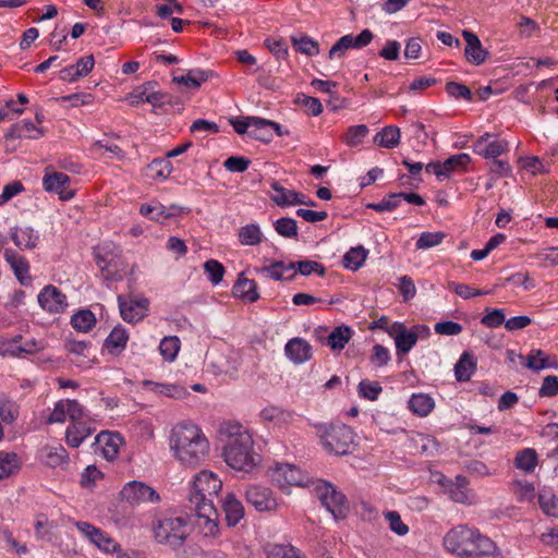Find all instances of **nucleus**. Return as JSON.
Here are the masks:
<instances>
[{
  "label": "nucleus",
  "mask_w": 558,
  "mask_h": 558,
  "mask_svg": "<svg viewBox=\"0 0 558 558\" xmlns=\"http://www.w3.org/2000/svg\"><path fill=\"white\" fill-rule=\"evenodd\" d=\"M221 488V480L207 470L196 474L192 483L190 502L194 506L196 524L206 537H215L219 533L218 512L213 499Z\"/></svg>",
  "instance_id": "f257e3e1"
},
{
  "label": "nucleus",
  "mask_w": 558,
  "mask_h": 558,
  "mask_svg": "<svg viewBox=\"0 0 558 558\" xmlns=\"http://www.w3.org/2000/svg\"><path fill=\"white\" fill-rule=\"evenodd\" d=\"M173 457L185 466H197L209 452V441L203 430L191 422L175 424L169 435Z\"/></svg>",
  "instance_id": "f03ea898"
},
{
  "label": "nucleus",
  "mask_w": 558,
  "mask_h": 558,
  "mask_svg": "<svg viewBox=\"0 0 558 558\" xmlns=\"http://www.w3.org/2000/svg\"><path fill=\"white\" fill-rule=\"evenodd\" d=\"M220 434L227 437L223 447L226 463L235 471L252 472L258 464V454L253 450L251 434L241 424L231 422L221 425Z\"/></svg>",
  "instance_id": "7ed1b4c3"
},
{
  "label": "nucleus",
  "mask_w": 558,
  "mask_h": 558,
  "mask_svg": "<svg viewBox=\"0 0 558 558\" xmlns=\"http://www.w3.org/2000/svg\"><path fill=\"white\" fill-rule=\"evenodd\" d=\"M317 428L320 441L328 452L344 456L351 451L354 434L348 425H319Z\"/></svg>",
  "instance_id": "20e7f679"
},
{
  "label": "nucleus",
  "mask_w": 558,
  "mask_h": 558,
  "mask_svg": "<svg viewBox=\"0 0 558 558\" xmlns=\"http://www.w3.org/2000/svg\"><path fill=\"white\" fill-rule=\"evenodd\" d=\"M154 535L159 544L180 548L189 535L187 520L181 517L161 519L154 525Z\"/></svg>",
  "instance_id": "39448f33"
},
{
  "label": "nucleus",
  "mask_w": 558,
  "mask_h": 558,
  "mask_svg": "<svg viewBox=\"0 0 558 558\" xmlns=\"http://www.w3.org/2000/svg\"><path fill=\"white\" fill-rule=\"evenodd\" d=\"M478 532V530L459 525L445 535L444 545L447 550L464 558L470 553Z\"/></svg>",
  "instance_id": "423d86ee"
},
{
  "label": "nucleus",
  "mask_w": 558,
  "mask_h": 558,
  "mask_svg": "<svg viewBox=\"0 0 558 558\" xmlns=\"http://www.w3.org/2000/svg\"><path fill=\"white\" fill-rule=\"evenodd\" d=\"M316 490L322 505L333 515L335 519H342L345 517L348 506L344 495L328 483L317 485Z\"/></svg>",
  "instance_id": "0eeeda50"
},
{
  "label": "nucleus",
  "mask_w": 558,
  "mask_h": 558,
  "mask_svg": "<svg viewBox=\"0 0 558 558\" xmlns=\"http://www.w3.org/2000/svg\"><path fill=\"white\" fill-rule=\"evenodd\" d=\"M121 498L131 506H140L145 502H158L160 497L150 486L140 481L126 483L120 492Z\"/></svg>",
  "instance_id": "6e6552de"
},
{
  "label": "nucleus",
  "mask_w": 558,
  "mask_h": 558,
  "mask_svg": "<svg viewBox=\"0 0 558 558\" xmlns=\"http://www.w3.org/2000/svg\"><path fill=\"white\" fill-rule=\"evenodd\" d=\"M374 38V34L369 29H363L357 36L351 34L340 37L330 48L329 59L342 58L345 52L353 49H362L369 45Z\"/></svg>",
  "instance_id": "1a4fd4ad"
},
{
  "label": "nucleus",
  "mask_w": 558,
  "mask_h": 558,
  "mask_svg": "<svg viewBox=\"0 0 558 558\" xmlns=\"http://www.w3.org/2000/svg\"><path fill=\"white\" fill-rule=\"evenodd\" d=\"M120 314L123 320L128 323H137L142 320L148 313L149 301L147 298H133L125 299L122 295L118 296Z\"/></svg>",
  "instance_id": "9d476101"
},
{
  "label": "nucleus",
  "mask_w": 558,
  "mask_h": 558,
  "mask_svg": "<svg viewBox=\"0 0 558 558\" xmlns=\"http://www.w3.org/2000/svg\"><path fill=\"white\" fill-rule=\"evenodd\" d=\"M40 307L51 314L63 313L68 307V300L57 287L46 286L37 296Z\"/></svg>",
  "instance_id": "9b49d317"
},
{
  "label": "nucleus",
  "mask_w": 558,
  "mask_h": 558,
  "mask_svg": "<svg viewBox=\"0 0 558 558\" xmlns=\"http://www.w3.org/2000/svg\"><path fill=\"white\" fill-rule=\"evenodd\" d=\"M272 481L279 486H306L308 484V476L301 469L293 464L277 465L272 471Z\"/></svg>",
  "instance_id": "f8f14e48"
},
{
  "label": "nucleus",
  "mask_w": 558,
  "mask_h": 558,
  "mask_svg": "<svg viewBox=\"0 0 558 558\" xmlns=\"http://www.w3.org/2000/svg\"><path fill=\"white\" fill-rule=\"evenodd\" d=\"M492 133H485L473 144V151L486 159H495L508 150L509 143L505 140H494Z\"/></svg>",
  "instance_id": "ddd939ff"
},
{
  "label": "nucleus",
  "mask_w": 558,
  "mask_h": 558,
  "mask_svg": "<svg viewBox=\"0 0 558 558\" xmlns=\"http://www.w3.org/2000/svg\"><path fill=\"white\" fill-rule=\"evenodd\" d=\"M395 339L397 354L403 356L408 354L418 340V335L413 329H408L402 323H395L389 331Z\"/></svg>",
  "instance_id": "4468645a"
},
{
  "label": "nucleus",
  "mask_w": 558,
  "mask_h": 558,
  "mask_svg": "<svg viewBox=\"0 0 558 558\" xmlns=\"http://www.w3.org/2000/svg\"><path fill=\"white\" fill-rule=\"evenodd\" d=\"M77 530L82 532L99 549L111 553L116 551L119 545L106 533L88 522L78 521L75 523Z\"/></svg>",
  "instance_id": "2eb2a0df"
},
{
  "label": "nucleus",
  "mask_w": 558,
  "mask_h": 558,
  "mask_svg": "<svg viewBox=\"0 0 558 558\" xmlns=\"http://www.w3.org/2000/svg\"><path fill=\"white\" fill-rule=\"evenodd\" d=\"M246 501L257 511H271L277 508V500L269 488L262 486H250L246 489Z\"/></svg>",
  "instance_id": "dca6fc26"
},
{
  "label": "nucleus",
  "mask_w": 558,
  "mask_h": 558,
  "mask_svg": "<svg viewBox=\"0 0 558 558\" xmlns=\"http://www.w3.org/2000/svg\"><path fill=\"white\" fill-rule=\"evenodd\" d=\"M70 178L63 172L46 173L43 179L44 189L47 192L57 193L62 201H69L74 196V191L69 189Z\"/></svg>",
  "instance_id": "f3484780"
},
{
  "label": "nucleus",
  "mask_w": 558,
  "mask_h": 558,
  "mask_svg": "<svg viewBox=\"0 0 558 558\" xmlns=\"http://www.w3.org/2000/svg\"><path fill=\"white\" fill-rule=\"evenodd\" d=\"M464 558H505L497 544L478 532L470 553Z\"/></svg>",
  "instance_id": "a211bd4d"
},
{
  "label": "nucleus",
  "mask_w": 558,
  "mask_h": 558,
  "mask_svg": "<svg viewBox=\"0 0 558 558\" xmlns=\"http://www.w3.org/2000/svg\"><path fill=\"white\" fill-rule=\"evenodd\" d=\"M123 442L118 433L101 432L95 438L96 450L99 449L105 459L112 461L117 458L119 449Z\"/></svg>",
  "instance_id": "6ab92c4d"
},
{
  "label": "nucleus",
  "mask_w": 558,
  "mask_h": 558,
  "mask_svg": "<svg viewBox=\"0 0 558 558\" xmlns=\"http://www.w3.org/2000/svg\"><path fill=\"white\" fill-rule=\"evenodd\" d=\"M40 460L49 468L65 469L70 463V456L62 445H46L40 451Z\"/></svg>",
  "instance_id": "aec40b11"
},
{
  "label": "nucleus",
  "mask_w": 558,
  "mask_h": 558,
  "mask_svg": "<svg viewBox=\"0 0 558 558\" xmlns=\"http://www.w3.org/2000/svg\"><path fill=\"white\" fill-rule=\"evenodd\" d=\"M468 485L469 482L465 476L457 475L446 494L454 502L473 505L476 501V495Z\"/></svg>",
  "instance_id": "412c9836"
},
{
  "label": "nucleus",
  "mask_w": 558,
  "mask_h": 558,
  "mask_svg": "<svg viewBox=\"0 0 558 558\" xmlns=\"http://www.w3.org/2000/svg\"><path fill=\"white\" fill-rule=\"evenodd\" d=\"M118 250L111 243H104L96 248V264L107 280L114 278V271L111 269V262L118 258Z\"/></svg>",
  "instance_id": "4be33fe9"
},
{
  "label": "nucleus",
  "mask_w": 558,
  "mask_h": 558,
  "mask_svg": "<svg viewBox=\"0 0 558 558\" xmlns=\"http://www.w3.org/2000/svg\"><path fill=\"white\" fill-rule=\"evenodd\" d=\"M287 357L294 364H302L312 357V347L303 338H293L284 347Z\"/></svg>",
  "instance_id": "5701e85b"
},
{
  "label": "nucleus",
  "mask_w": 558,
  "mask_h": 558,
  "mask_svg": "<svg viewBox=\"0 0 558 558\" xmlns=\"http://www.w3.org/2000/svg\"><path fill=\"white\" fill-rule=\"evenodd\" d=\"M95 430L86 421L74 422L66 427L65 442L71 448H78Z\"/></svg>",
  "instance_id": "b1692460"
},
{
  "label": "nucleus",
  "mask_w": 558,
  "mask_h": 558,
  "mask_svg": "<svg viewBox=\"0 0 558 558\" xmlns=\"http://www.w3.org/2000/svg\"><path fill=\"white\" fill-rule=\"evenodd\" d=\"M462 36L466 43L464 50L466 60L475 65L482 64L486 59L487 51L482 48L478 37L470 31H463Z\"/></svg>",
  "instance_id": "393cba45"
},
{
  "label": "nucleus",
  "mask_w": 558,
  "mask_h": 558,
  "mask_svg": "<svg viewBox=\"0 0 558 558\" xmlns=\"http://www.w3.org/2000/svg\"><path fill=\"white\" fill-rule=\"evenodd\" d=\"M259 417L265 423H271L277 427H284L293 421L294 414L279 407L268 405L260 411Z\"/></svg>",
  "instance_id": "a878e982"
},
{
  "label": "nucleus",
  "mask_w": 558,
  "mask_h": 558,
  "mask_svg": "<svg viewBox=\"0 0 558 558\" xmlns=\"http://www.w3.org/2000/svg\"><path fill=\"white\" fill-rule=\"evenodd\" d=\"M232 292L236 298L248 303L256 302L259 299L256 282L246 278L243 272L239 275Z\"/></svg>",
  "instance_id": "bb28decb"
},
{
  "label": "nucleus",
  "mask_w": 558,
  "mask_h": 558,
  "mask_svg": "<svg viewBox=\"0 0 558 558\" xmlns=\"http://www.w3.org/2000/svg\"><path fill=\"white\" fill-rule=\"evenodd\" d=\"M222 509L229 526H235L244 518V507L234 494H227L222 500Z\"/></svg>",
  "instance_id": "cd10ccee"
},
{
  "label": "nucleus",
  "mask_w": 558,
  "mask_h": 558,
  "mask_svg": "<svg viewBox=\"0 0 558 558\" xmlns=\"http://www.w3.org/2000/svg\"><path fill=\"white\" fill-rule=\"evenodd\" d=\"M4 258L11 266L17 280L22 284H25L26 280L31 279L29 274H28L29 267H28V263L26 262V259L12 250H5Z\"/></svg>",
  "instance_id": "c85d7f7f"
},
{
  "label": "nucleus",
  "mask_w": 558,
  "mask_h": 558,
  "mask_svg": "<svg viewBox=\"0 0 558 558\" xmlns=\"http://www.w3.org/2000/svg\"><path fill=\"white\" fill-rule=\"evenodd\" d=\"M476 369V361L469 352H463L454 365V375L458 381H468Z\"/></svg>",
  "instance_id": "c756f323"
},
{
  "label": "nucleus",
  "mask_w": 558,
  "mask_h": 558,
  "mask_svg": "<svg viewBox=\"0 0 558 558\" xmlns=\"http://www.w3.org/2000/svg\"><path fill=\"white\" fill-rule=\"evenodd\" d=\"M291 44L294 49L307 57L317 56L320 51L319 44L314 38L305 34L292 35Z\"/></svg>",
  "instance_id": "7c9ffc66"
},
{
  "label": "nucleus",
  "mask_w": 558,
  "mask_h": 558,
  "mask_svg": "<svg viewBox=\"0 0 558 558\" xmlns=\"http://www.w3.org/2000/svg\"><path fill=\"white\" fill-rule=\"evenodd\" d=\"M128 340L129 335L126 330L118 326L111 330L110 335L105 340V347L111 354H119L125 349Z\"/></svg>",
  "instance_id": "2f4dec72"
},
{
  "label": "nucleus",
  "mask_w": 558,
  "mask_h": 558,
  "mask_svg": "<svg viewBox=\"0 0 558 558\" xmlns=\"http://www.w3.org/2000/svg\"><path fill=\"white\" fill-rule=\"evenodd\" d=\"M11 238L16 246L20 248H34L39 241V234L31 227L16 229Z\"/></svg>",
  "instance_id": "473e14b6"
},
{
  "label": "nucleus",
  "mask_w": 558,
  "mask_h": 558,
  "mask_svg": "<svg viewBox=\"0 0 558 558\" xmlns=\"http://www.w3.org/2000/svg\"><path fill=\"white\" fill-rule=\"evenodd\" d=\"M144 385L156 395L166 396L173 399H183L187 395L186 389L179 385L161 384L150 380H146Z\"/></svg>",
  "instance_id": "72a5a7b5"
},
{
  "label": "nucleus",
  "mask_w": 558,
  "mask_h": 558,
  "mask_svg": "<svg viewBox=\"0 0 558 558\" xmlns=\"http://www.w3.org/2000/svg\"><path fill=\"white\" fill-rule=\"evenodd\" d=\"M538 463V456L535 449L525 448L517 452L514 465L525 474L532 473Z\"/></svg>",
  "instance_id": "f704fd0d"
},
{
  "label": "nucleus",
  "mask_w": 558,
  "mask_h": 558,
  "mask_svg": "<svg viewBox=\"0 0 558 558\" xmlns=\"http://www.w3.org/2000/svg\"><path fill=\"white\" fill-rule=\"evenodd\" d=\"M401 137L400 129L397 126H386L374 136V143L380 147L395 148L399 145Z\"/></svg>",
  "instance_id": "c9c22d12"
},
{
  "label": "nucleus",
  "mask_w": 558,
  "mask_h": 558,
  "mask_svg": "<svg viewBox=\"0 0 558 558\" xmlns=\"http://www.w3.org/2000/svg\"><path fill=\"white\" fill-rule=\"evenodd\" d=\"M267 558H306L296 547L284 544H271L265 548Z\"/></svg>",
  "instance_id": "e433bc0d"
},
{
  "label": "nucleus",
  "mask_w": 558,
  "mask_h": 558,
  "mask_svg": "<svg viewBox=\"0 0 558 558\" xmlns=\"http://www.w3.org/2000/svg\"><path fill=\"white\" fill-rule=\"evenodd\" d=\"M434 407L433 398L426 393H414L409 400V409L418 416L428 415Z\"/></svg>",
  "instance_id": "4c0bfd02"
},
{
  "label": "nucleus",
  "mask_w": 558,
  "mask_h": 558,
  "mask_svg": "<svg viewBox=\"0 0 558 558\" xmlns=\"http://www.w3.org/2000/svg\"><path fill=\"white\" fill-rule=\"evenodd\" d=\"M238 238L242 245L255 246L262 243L263 232L257 223H248L239 229Z\"/></svg>",
  "instance_id": "58836bf2"
},
{
  "label": "nucleus",
  "mask_w": 558,
  "mask_h": 558,
  "mask_svg": "<svg viewBox=\"0 0 558 558\" xmlns=\"http://www.w3.org/2000/svg\"><path fill=\"white\" fill-rule=\"evenodd\" d=\"M287 270L296 271V275L300 274L302 276H310L312 274L325 275V267L314 260L291 262L287 265Z\"/></svg>",
  "instance_id": "ea45409f"
},
{
  "label": "nucleus",
  "mask_w": 558,
  "mask_h": 558,
  "mask_svg": "<svg viewBox=\"0 0 558 558\" xmlns=\"http://www.w3.org/2000/svg\"><path fill=\"white\" fill-rule=\"evenodd\" d=\"M95 324V314L89 310H80L71 317L72 327L80 332H88Z\"/></svg>",
  "instance_id": "a19ab883"
},
{
  "label": "nucleus",
  "mask_w": 558,
  "mask_h": 558,
  "mask_svg": "<svg viewBox=\"0 0 558 558\" xmlns=\"http://www.w3.org/2000/svg\"><path fill=\"white\" fill-rule=\"evenodd\" d=\"M352 337V330L348 326L336 327L327 338V344L332 350H342Z\"/></svg>",
  "instance_id": "79ce46f5"
},
{
  "label": "nucleus",
  "mask_w": 558,
  "mask_h": 558,
  "mask_svg": "<svg viewBox=\"0 0 558 558\" xmlns=\"http://www.w3.org/2000/svg\"><path fill=\"white\" fill-rule=\"evenodd\" d=\"M209 77L208 72L201 69L190 70L185 75L174 76L173 81L183 84L190 88L197 89L203 82H206Z\"/></svg>",
  "instance_id": "37998d69"
},
{
  "label": "nucleus",
  "mask_w": 558,
  "mask_h": 558,
  "mask_svg": "<svg viewBox=\"0 0 558 558\" xmlns=\"http://www.w3.org/2000/svg\"><path fill=\"white\" fill-rule=\"evenodd\" d=\"M20 470L19 457L14 452H0V480L9 477Z\"/></svg>",
  "instance_id": "c03bdc74"
},
{
  "label": "nucleus",
  "mask_w": 558,
  "mask_h": 558,
  "mask_svg": "<svg viewBox=\"0 0 558 558\" xmlns=\"http://www.w3.org/2000/svg\"><path fill=\"white\" fill-rule=\"evenodd\" d=\"M538 504L545 514L558 517V497L551 490L542 489L538 494Z\"/></svg>",
  "instance_id": "a18cd8bd"
},
{
  "label": "nucleus",
  "mask_w": 558,
  "mask_h": 558,
  "mask_svg": "<svg viewBox=\"0 0 558 558\" xmlns=\"http://www.w3.org/2000/svg\"><path fill=\"white\" fill-rule=\"evenodd\" d=\"M367 257V251L362 247L350 248L343 257L344 267L351 270H357L363 266Z\"/></svg>",
  "instance_id": "49530a36"
},
{
  "label": "nucleus",
  "mask_w": 558,
  "mask_h": 558,
  "mask_svg": "<svg viewBox=\"0 0 558 558\" xmlns=\"http://www.w3.org/2000/svg\"><path fill=\"white\" fill-rule=\"evenodd\" d=\"M19 416V405L4 395H0V418L5 424H12Z\"/></svg>",
  "instance_id": "de8ad7c7"
},
{
  "label": "nucleus",
  "mask_w": 558,
  "mask_h": 558,
  "mask_svg": "<svg viewBox=\"0 0 558 558\" xmlns=\"http://www.w3.org/2000/svg\"><path fill=\"white\" fill-rule=\"evenodd\" d=\"M287 265L283 262L277 260L271 263L269 266L262 268L259 271L262 274H266L269 278L274 280H288L291 281L295 278L296 271L291 272V275L286 276L284 271L287 270Z\"/></svg>",
  "instance_id": "09e8293b"
},
{
  "label": "nucleus",
  "mask_w": 558,
  "mask_h": 558,
  "mask_svg": "<svg viewBox=\"0 0 558 558\" xmlns=\"http://www.w3.org/2000/svg\"><path fill=\"white\" fill-rule=\"evenodd\" d=\"M270 187L274 191V193L269 195L270 199L279 207H289L293 190L283 187L276 180L270 182Z\"/></svg>",
  "instance_id": "8fccbe9b"
},
{
  "label": "nucleus",
  "mask_w": 558,
  "mask_h": 558,
  "mask_svg": "<svg viewBox=\"0 0 558 558\" xmlns=\"http://www.w3.org/2000/svg\"><path fill=\"white\" fill-rule=\"evenodd\" d=\"M180 350V339L175 336L165 337L159 344V352L166 361L172 362Z\"/></svg>",
  "instance_id": "3c124183"
},
{
  "label": "nucleus",
  "mask_w": 558,
  "mask_h": 558,
  "mask_svg": "<svg viewBox=\"0 0 558 558\" xmlns=\"http://www.w3.org/2000/svg\"><path fill=\"white\" fill-rule=\"evenodd\" d=\"M140 213L155 221H160L161 219L172 216V214L167 210L166 206L160 203L143 204L140 208Z\"/></svg>",
  "instance_id": "603ef678"
},
{
  "label": "nucleus",
  "mask_w": 558,
  "mask_h": 558,
  "mask_svg": "<svg viewBox=\"0 0 558 558\" xmlns=\"http://www.w3.org/2000/svg\"><path fill=\"white\" fill-rule=\"evenodd\" d=\"M471 162V157L465 154H457L447 158L442 163L444 178H448L450 173L457 169L464 168Z\"/></svg>",
  "instance_id": "864d4df0"
},
{
  "label": "nucleus",
  "mask_w": 558,
  "mask_h": 558,
  "mask_svg": "<svg viewBox=\"0 0 558 558\" xmlns=\"http://www.w3.org/2000/svg\"><path fill=\"white\" fill-rule=\"evenodd\" d=\"M257 121H268L267 119L259 118V117H252V130L248 131V135L258 140L260 142L268 143L272 140V133L270 132V128L267 125H264L262 123H258Z\"/></svg>",
  "instance_id": "5fc2aeb1"
},
{
  "label": "nucleus",
  "mask_w": 558,
  "mask_h": 558,
  "mask_svg": "<svg viewBox=\"0 0 558 558\" xmlns=\"http://www.w3.org/2000/svg\"><path fill=\"white\" fill-rule=\"evenodd\" d=\"M367 134L368 128L365 124L352 125L347 130L343 141L348 146L354 147L360 145Z\"/></svg>",
  "instance_id": "6e6d98bb"
},
{
  "label": "nucleus",
  "mask_w": 558,
  "mask_h": 558,
  "mask_svg": "<svg viewBox=\"0 0 558 558\" xmlns=\"http://www.w3.org/2000/svg\"><path fill=\"white\" fill-rule=\"evenodd\" d=\"M445 238L446 234L441 231L423 232L417 239L415 246L417 250H428L439 245Z\"/></svg>",
  "instance_id": "4d7b16f0"
},
{
  "label": "nucleus",
  "mask_w": 558,
  "mask_h": 558,
  "mask_svg": "<svg viewBox=\"0 0 558 558\" xmlns=\"http://www.w3.org/2000/svg\"><path fill=\"white\" fill-rule=\"evenodd\" d=\"M204 271L207 275L208 280L213 284L217 286L223 278L225 267L218 260L209 259L204 264Z\"/></svg>",
  "instance_id": "13d9d810"
},
{
  "label": "nucleus",
  "mask_w": 558,
  "mask_h": 558,
  "mask_svg": "<svg viewBox=\"0 0 558 558\" xmlns=\"http://www.w3.org/2000/svg\"><path fill=\"white\" fill-rule=\"evenodd\" d=\"M513 492L518 501H532L535 496V488L532 483L527 481H515L513 483Z\"/></svg>",
  "instance_id": "bf43d9fd"
},
{
  "label": "nucleus",
  "mask_w": 558,
  "mask_h": 558,
  "mask_svg": "<svg viewBox=\"0 0 558 558\" xmlns=\"http://www.w3.org/2000/svg\"><path fill=\"white\" fill-rule=\"evenodd\" d=\"M275 230L284 238H294L298 235L296 221L289 217H283L275 222Z\"/></svg>",
  "instance_id": "052dcab7"
},
{
  "label": "nucleus",
  "mask_w": 558,
  "mask_h": 558,
  "mask_svg": "<svg viewBox=\"0 0 558 558\" xmlns=\"http://www.w3.org/2000/svg\"><path fill=\"white\" fill-rule=\"evenodd\" d=\"M385 519L389 523V529L399 536H404L409 532V526L403 523L397 511H387L384 513Z\"/></svg>",
  "instance_id": "680f3d73"
},
{
  "label": "nucleus",
  "mask_w": 558,
  "mask_h": 558,
  "mask_svg": "<svg viewBox=\"0 0 558 558\" xmlns=\"http://www.w3.org/2000/svg\"><path fill=\"white\" fill-rule=\"evenodd\" d=\"M381 391L383 387L376 381L362 380L359 384V393L364 399L375 401Z\"/></svg>",
  "instance_id": "e2e57ef3"
},
{
  "label": "nucleus",
  "mask_w": 558,
  "mask_h": 558,
  "mask_svg": "<svg viewBox=\"0 0 558 558\" xmlns=\"http://www.w3.org/2000/svg\"><path fill=\"white\" fill-rule=\"evenodd\" d=\"M400 205L398 193H391L383 201L378 203H369L366 205L367 208L374 209L378 213L392 211Z\"/></svg>",
  "instance_id": "0e129e2a"
},
{
  "label": "nucleus",
  "mask_w": 558,
  "mask_h": 558,
  "mask_svg": "<svg viewBox=\"0 0 558 558\" xmlns=\"http://www.w3.org/2000/svg\"><path fill=\"white\" fill-rule=\"evenodd\" d=\"M156 86H157L156 82H147V83L134 88V90L130 95L131 104L137 105L140 102H147L148 97L150 96L151 89L156 88Z\"/></svg>",
  "instance_id": "69168bd1"
},
{
  "label": "nucleus",
  "mask_w": 558,
  "mask_h": 558,
  "mask_svg": "<svg viewBox=\"0 0 558 558\" xmlns=\"http://www.w3.org/2000/svg\"><path fill=\"white\" fill-rule=\"evenodd\" d=\"M446 92L449 94V96L456 99L461 98L468 101L472 100V92L464 84L457 82H448L446 84Z\"/></svg>",
  "instance_id": "338daca9"
},
{
  "label": "nucleus",
  "mask_w": 558,
  "mask_h": 558,
  "mask_svg": "<svg viewBox=\"0 0 558 558\" xmlns=\"http://www.w3.org/2000/svg\"><path fill=\"white\" fill-rule=\"evenodd\" d=\"M251 160L243 156H231L223 162V167L230 172L242 173L247 170Z\"/></svg>",
  "instance_id": "774afa93"
}]
</instances>
